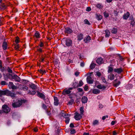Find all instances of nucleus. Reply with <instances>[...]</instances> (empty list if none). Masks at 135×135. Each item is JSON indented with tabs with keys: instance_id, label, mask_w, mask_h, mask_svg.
<instances>
[{
	"instance_id": "1",
	"label": "nucleus",
	"mask_w": 135,
	"mask_h": 135,
	"mask_svg": "<svg viewBox=\"0 0 135 135\" xmlns=\"http://www.w3.org/2000/svg\"><path fill=\"white\" fill-rule=\"evenodd\" d=\"M25 102L23 100L17 99L15 102L13 103L12 106L14 108H17L20 107L23 103Z\"/></svg>"
},
{
	"instance_id": "2",
	"label": "nucleus",
	"mask_w": 135,
	"mask_h": 135,
	"mask_svg": "<svg viewBox=\"0 0 135 135\" xmlns=\"http://www.w3.org/2000/svg\"><path fill=\"white\" fill-rule=\"evenodd\" d=\"M127 20L129 21L128 22L130 23L131 26L132 27L135 25V21L134 20L133 16L130 15L129 12H127Z\"/></svg>"
},
{
	"instance_id": "3",
	"label": "nucleus",
	"mask_w": 135,
	"mask_h": 135,
	"mask_svg": "<svg viewBox=\"0 0 135 135\" xmlns=\"http://www.w3.org/2000/svg\"><path fill=\"white\" fill-rule=\"evenodd\" d=\"M73 88H65L64 89L62 92V94L64 95L70 94L72 91L73 89Z\"/></svg>"
},
{
	"instance_id": "4",
	"label": "nucleus",
	"mask_w": 135,
	"mask_h": 135,
	"mask_svg": "<svg viewBox=\"0 0 135 135\" xmlns=\"http://www.w3.org/2000/svg\"><path fill=\"white\" fill-rule=\"evenodd\" d=\"M2 110L1 111V113L4 112L8 113L10 110V108L6 105H4L2 107Z\"/></svg>"
},
{
	"instance_id": "5",
	"label": "nucleus",
	"mask_w": 135,
	"mask_h": 135,
	"mask_svg": "<svg viewBox=\"0 0 135 135\" xmlns=\"http://www.w3.org/2000/svg\"><path fill=\"white\" fill-rule=\"evenodd\" d=\"M16 94L14 93H12L8 90H7V95L8 96H10L12 99H13L16 97Z\"/></svg>"
},
{
	"instance_id": "6",
	"label": "nucleus",
	"mask_w": 135,
	"mask_h": 135,
	"mask_svg": "<svg viewBox=\"0 0 135 135\" xmlns=\"http://www.w3.org/2000/svg\"><path fill=\"white\" fill-rule=\"evenodd\" d=\"M73 32V30L70 27H66L65 29L64 32L65 33L71 34Z\"/></svg>"
},
{
	"instance_id": "7",
	"label": "nucleus",
	"mask_w": 135,
	"mask_h": 135,
	"mask_svg": "<svg viewBox=\"0 0 135 135\" xmlns=\"http://www.w3.org/2000/svg\"><path fill=\"white\" fill-rule=\"evenodd\" d=\"M37 96L43 99H44L46 98L45 95L43 93L40 92L39 91H37Z\"/></svg>"
},
{
	"instance_id": "8",
	"label": "nucleus",
	"mask_w": 135,
	"mask_h": 135,
	"mask_svg": "<svg viewBox=\"0 0 135 135\" xmlns=\"http://www.w3.org/2000/svg\"><path fill=\"white\" fill-rule=\"evenodd\" d=\"M65 44L66 46H70L71 45L72 41L69 38H66V39Z\"/></svg>"
},
{
	"instance_id": "9",
	"label": "nucleus",
	"mask_w": 135,
	"mask_h": 135,
	"mask_svg": "<svg viewBox=\"0 0 135 135\" xmlns=\"http://www.w3.org/2000/svg\"><path fill=\"white\" fill-rule=\"evenodd\" d=\"M91 40V37L88 35L85 37L84 39V41L85 43H88Z\"/></svg>"
},
{
	"instance_id": "10",
	"label": "nucleus",
	"mask_w": 135,
	"mask_h": 135,
	"mask_svg": "<svg viewBox=\"0 0 135 135\" xmlns=\"http://www.w3.org/2000/svg\"><path fill=\"white\" fill-rule=\"evenodd\" d=\"M7 90H0V97H2V95H7Z\"/></svg>"
},
{
	"instance_id": "11",
	"label": "nucleus",
	"mask_w": 135,
	"mask_h": 135,
	"mask_svg": "<svg viewBox=\"0 0 135 135\" xmlns=\"http://www.w3.org/2000/svg\"><path fill=\"white\" fill-rule=\"evenodd\" d=\"M86 80L87 83L89 84H92L93 83L94 80L90 76H88L86 78Z\"/></svg>"
},
{
	"instance_id": "12",
	"label": "nucleus",
	"mask_w": 135,
	"mask_h": 135,
	"mask_svg": "<svg viewBox=\"0 0 135 135\" xmlns=\"http://www.w3.org/2000/svg\"><path fill=\"white\" fill-rule=\"evenodd\" d=\"M33 37L37 39H38L41 37V35L40 33L38 31H36L33 35Z\"/></svg>"
},
{
	"instance_id": "13",
	"label": "nucleus",
	"mask_w": 135,
	"mask_h": 135,
	"mask_svg": "<svg viewBox=\"0 0 135 135\" xmlns=\"http://www.w3.org/2000/svg\"><path fill=\"white\" fill-rule=\"evenodd\" d=\"M117 79H116L113 81V86L115 87H117L120 83V81H117Z\"/></svg>"
},
{
	"instance_id": "14",
	"label": "nucleus",
	"mask_w": 135,
	"mask_h": 135,
	"mask_svg": "<svg viewBox=\"0 0 135 135\" xmlns=\"http://www.w3.org/2000/svg\"><path fill=\"white\" fill-rule=\"evenodd\" d=\"M82 117L81 115L79 113H76V114L74 116V118L76 120H79Z\"/></svg>"
},
{
	"instance_id": "15",
	"label": "nucleus",
	"mask_w": 135,
	"mask_h": 135,
	"mask_svg": "<svg viewBox=\"0 0 135 135\" xmlns=\"http://www.w3.org/2000/svg\"><path fill=\"white\" fill-rule=\"evenodd\" d=\"M12 78L16 81L20 82V78L16 75H14L12 76Z\"/></svg>"
},
{
	"instance_id": "16",
	"label": "nucleus",
	"mask_w": 135,
	"mask_h": 135,
	"mask_svg": "<svg viewBox=\"0 0 135 135\" xmlns=\"http://www.w3.org/2000/svg\"><path fill=\"white\" fill-rule=\"evenodd\" d=\"M54 105L56 106L58 105L59 104V100L58 99V98L56 97H54Z\"/></svg>"
},
{
	"instance_id": "17",
	"label": "nucleus",
	"mask_w": 135,
	"mask_h": 135,
	"mask_svg": "<svg viewBox=\"0 0 135 135\" xmlns=\"http://www.w3.org/2000/svg\"><path fill=\"white\" fill-rule=\"evenodd\" d=\"M77 37L78 41H80L83 38V35L81 33L77 35Z\"/></svg>"
},
{
	"instance_id": "18",
	"label": "nucleus",
	"mask_w": 135,
	"mask_h": 135,
	"mask_svg": "<svg viewBox=\"0 0 135 135\" xmlns=\"http://www.w3.org/2000/svg\"><path fill=\"white\" fill-rule=\"evenodd\" d=\"M96 62L98 64H101L103 62V60L101 57L98 58L96 60Z\"/></svg>"
},
{
	"instance_id": "19",
	"label": "nucleus",
	"mask_w": 135,
	"mask_h": 135,
	"mask_svg": "<svg viewBox=\"0 0 135 135\" xmlns=\"http://www.w3.org/2000/svg\"><path fill=\"white\" fill-rule=\"evenodd\" d=\"M114 71L115 72L120 74L123 71V70L121 68L115 69H114Z\"/></svg>"
},
{
	"instance_id": "20",
	"label": "nucleus",
	"mask_w": 135,
	"mask_h": 135,
	"mask_svg": "<svg viewBox=\"0 0 135 135\" xmlns=\"http://www.w3.org/2000/svg\"><path fill=\"white\" fill-rule=\"evenodd\" d=\"M88 98L85 96L83 97L81 99V102L82 103H86L87 102Z\"/></svg>"
},
{
	"instance_id": "21",
	"label": "nucleus",
	"mask_w": 135,
	"mask_h": 135,
	"mask_svg": "<svg viewBox=\"0 0 135 135\" xmlns=\"http://www.w3.org/2000/svg\"><path fill=\"white\" fill-rule=\"evenodd\" d=\"M61 114H62V116L64 118H66V117H68L70 116V115L69 114H66L65 112L64 111H62L61 112Z\"/></svg>"
},
{
	"instance_id": "22",
	"label": "nucleus",
	"mask_w": 135,
	"mask_h": 135,
	"mask_svg": "<svg viewBox=\"0 0 135 135\" xmlns=\"http://www.w3.org/2000/svg\"><path fill=\"white\" fill-rule=\"evenodd\" d=\"M115 78L114 75L112 73H110L108 76V78L110 80H112L114 79Z\"/></svg>"
},
{
	"instance_id": "23",
	"label": "nucleus",
	"mask_w": 135,
	"mask_h": 135,
	"mask_svg": "<svg viewBox=\"0 0 135 135\" xmlns=\"http://www.w3.org/2000/svg\"><path fill=\"white\" fill-rule=\"evenodd\" d=\"M45 57L44 56V55H42L41 57H40L38 59V61L40 62H43Z\"/></svg>"
},
{
	"instance_id": "24",
	"label": "nucleus",
	"mask_w": 135,
	"mask_h": 135,
	"mask_svg": "<svg viewBox=\"0 0 135 135\" xmlns=\"http://www.w3.org/2000/svg\"><path fill=\"white\" fill-rule=\"evenodd\" d=\"M117 27H114L112 29L111 32L113 34H115L117 33Z\"/></svg>"
},
{
	"instance_id": "25",
	"label": "nucleus",
	"mask_w": 135,
	"mask_h": 135,
	"mask_svg": "<svg viewBox=\"0 0 135 135\" xmlns=\"http://www.w3.org/2000/svg\"><path fill=\"white\" fill-rule=\"evenodd\" d=\"M7 44L6 42H4L2 45V47L4 50H6L7 48Z\"/></svg>"
},
{
	"instance_id": "26",
	"label": "nucleus",
	"mask_w": 135,
	"mask_h": 135,
	"mask_svg": "<svg viewBox=\"0 0 135 135\" xmlns=\"http://www.w3.org/2000/svg\"><path fill=\"white\" fill-rule=\"evenodd\" d=\"M30 86L33 89H36L37 88V86L33 84H31Z\"/></svg>"
},
{
	"instance_id": "27",
	"label": "nucleus",
	"mask_w": 135,
	"mask_h": 135,
	"mask_svg": "<svg viewBox=\"0 0 135 135\" xmlns=\"http://www.w3.org/2000/svg\"><path fill=\"white\" fill-rule=\"evenodd\" d=\"M72 86H73V88H76L78 87V82H75L73 83Z\"/></svg>"
},
{
	"instance_id": "28",
	"label": "nucleus",
	"mask_w": 135,
	"mask_h": 135,
	"mask_svg": "<svg viewBox=\"0 0 135 135\" xmlns=\"http://www.w3.org/2000/svg\"><path fill=\"white\" fill-rule=\"evenodd\" d=\"M100 90L97 89H95L92 91L93 93L94 94H98L99 93Z\"/></svg>"
},
{
	"instance_id": "29",
	"label": "nucleus",
	"mask_w": 135,
	"mask_h": 135,
	"mask_svg": "<svg viewBox=\"0 0 135 135\" xmlns=\"http://www.w3.org/2000/svg\"><path fill=\"white\" fill-rule=\"evenodd\" d=\"M111 65H110V66L108 67V72L109 73L112 72L113 71V68L111 67Z\"/></svg>"
},
{
	"instance_id": "30",
	"label": "nucleus",
	"mask_w": 135,
	"mask_h": 135,
	"mask_svg": "<svg viewBox=\"0 0 135 135\" xmlns=\"http://www.w3.org/2000/svg\"><path fill=\"white\" fill-rule=\"evenodd\" d=\"M96 18L98 20H100L102 18V17L99 14H96Z\"/></svg>"
},
{
	"instance_id": "31",
	"label": "nucleus",
	"mask_w": 135,
	"mask_h": 135,
	"mask_svg": "<svg viewBox=\"0 0 135 135\" xmlns=\"http://www.w3.org/2000/svg\"><path fill=\"white\" fill-rule=\"evenodd\" d=\"M97 88H98L101 89H105L106 87L104 85H97Z\"/></svg>"
},
{
	"instance_id": "32",
	"label": "nucleus",
	"mask_w": 135,
	"mask_h": 135,
	"mask_svg": "<svg viewBox=\"0 0 135 135\" xmlns=\"http://www.w3.org/2000/svg\"><path fill=\"white\" fill-rule=\"evenodd\" d=\"M105 36L106 37H108L110 35V32L108 30H106L105 31Z\"/></svg>"
},
{
	"instance_id": "33",
	"label": "nucleus",
	"mask_w": 135,
	"mask_h": 135,
	"mask_svg": "<svg viewBox=\"0 0 135 135\" xmlns=\"http://www.w3.org/2000/svg\"><path fill=\"white\" fill-rule=\"evenodd\" d=\"M28 94L30 95H34L36 93V92L35 91L33 90L32 91H31L30 90L28 91Z\"/></svg>"
},
{
	"instance_id": "34",
	"label": "nucleus",
	"mask_w": 135,
	"mask_h": 135,
	"mask_svg": "<svg viewBox=\"0 0 135 135\" xmlns=\"http://www.w3.org/2000/svg\"><path fill=\"white\" fill-rule=\"evenodd\" d=\"M70 116H68V117H66V118H65V122L66 124H68L69 123V122L70 121V118L69 117Z\"/></svg>"
},
{
	"instance_id": "35",
	"label": "nucleus",
	"mask_w": 135,
	"mask_h": 135,
	"mask_svg": "<svg viewBox=\"0 0 135 135\" xmlns=\"http://www.w3.org/2000/svg\"><path fill=\"white\" fill-rule=\"evenodd\" d=\"M95 66V64L92 63L90 65V68L91 69H94Z\"/></svg>"
},
{
	"instance_id": "36",
	"label": "nucleus",
	"mask_w": 135,
	"mask_h": 135,
	"mask_svg": "<svg viewBox=\"0 0 135 135\" xmlns=\"http://www.w3.org/2000/svg\"><path fill=\"white\" fill-rule=\"evenodd\" d=\"M45 102V103L47 104H49L50 103L49 100L48 98H45L44 99H43Z\"/></svg>"
},
{
	"instance_id": "37",
	"label": "nucleus",
	"mask_w": 135,
	"mask_h": 135,
	"mask_svg": "<svg viewBox=\"0 0 135 135\" xmlns=\"http://www.w3.org/2000/svg\"><path fill=\"white\" fill-rule=\"evenodd\" d=\"M84 108L83 107H81L80 108V112L81 114H83L84 112Z\"/></svg>"
},
{
	"instance_id": "38",
	"label": "nucleus",
	"mask_w": 135,
	"mask_h": 135,
	"mask_svg": "<svg viewBox=\"0 0 135 135\" xmlns=\"http://www.w3.org/2000/svg\"><path fill=\"white\" fill-rule=\"evenodd\" d=\"M96 7L99 8H101L103 7V6L102 4L99 3L97 4L96 6Z\"/></svg>"
},
{
	"instance_id": "39",
	"label": "nucleus",
	"mask_w": 135,
	"mask_h": 135,
	"mask_svg": "<svg viewBox=\"0 0 135 135\" xmlns=\"http://www.w3.org/2000/svg\"><path fill=\"white\" fill-rule=\"evenodd\" d=\"M74 102V100L73 99H71L68 102V104L69 105H71L73 104Z\"/></svg>"
},
{
	"instance_id": "40",
	"label": "nucleus",
	"mask_w": 135,
	"mask_h": 135,
	"mask_svg": "<svg viewBox=\"0 0 135 135\" xmlns=\"http://www.w3.org/2000/svg\"><path fill=\"white\" fill-rule=\"evenodd\" d=\"M70 133L71 134H74L75 132L76 131L75 129L73 128H71L70 129Z\"/></svg>"
},
{
	"instance_id": "41",
	"label": "nucleus",
	"mask_w": 135,
	"mask_h": 135,
	"mask_svg": "<svg viewBox=\"0 0 135 135\" xmlns=\"http://www.w3.org/2000/svg\"><path fill=\"white\" fill-rule=\"evenodd\" d=\"M42 107L43 109H45L46 111L47 110V107L45 104H42Z\"/></svg>"
},
{
	"instance_id": "42",
	"label": "nucleus",
	"mask_w": 135,
	"mask_h": 135,
	"mask_svg": "<svg viewBox=\"0 0 135 135\" xmlns=\"http://www.w3.org/2000/svg\"><path fill=\"white\" fill-rule=\"evenodd\" d=\"M37 50L39 52H42L43 51L42 49L40 48L39 47V46H37Z\"/></svg>"
},
{
	"instance_id": "43",
	"label": "nucleus",
	"mask_w": 135,
	"mask_h": 135,
	"mask_svg": "<svg viewBox=\"0 0 135 135\" xmlns=\"http://www.w3.org/2000/svg\"><path fill=\"white\" fill-rule=\"evenodd\" d=\"M83 84V81L80 80L79 81V84H78V87H80L82 86Z\"/></svg>"
},
{
	"instance_id": "44",
	"label": "nucleus",
	"mask_w": 135,
	"mask_h": 135,
	"mask_svg": "<svg viewBox=\"0 0 135 135\" xmlns=\"http://www.w3.org/2000/svg\"><path fill=\"white\" fill-rule=\"evenodd\" d=\"M103 14L105 17H107L109 16V15L108 13L107 12H105L103 13Z\"/></svg>"
},
{
	"instance_id": "45",
	"label": "nucleus",
	"mask_w": 135,
	"mask_h": 135,
	"mask_svg": "<svg viewBox=\"0 0 135 135\" xmlns=\"http://www.w3.org/2000/svg\"><path fill=\"white\" fill-rule=\"evenodd\" d=\"M44 46V44L43 42L41 41L40 42V44L38 46H40V47H42Z\"/></svg>"
},
{
	"instance_id": "46",
	"label": "nucleus",
	"mask_w": 135,
	"mask_h": 135,
	"mask_svg": "<svg viewBox=\"0 0 135 135\" xmlns=\"http://www.w3.org/2000/svg\"><path fill=\"white\" fill-rule=\"evenodd\" d=\"M22 89L24 90H26L28 89V88L26 86H25L24 85H23Z\"/></svg>"
},
{
	"instance_id": "47",
	"label": "nucleus",
	"mask_w": 135,
	"mask_h": 135,
	"mask_svg": "<svg viewBox=\"0 0 135 135\" xmlns=\"http://www.w3.org/2000/svg\"><path fill=\"white\" fill-rule=\"evenodd\" d=\"M101 79L103 82H104V83H107L104 77H102L101 78Z\"/></svg>"
},
{
	"instance_id": "48",
	"label": "nucleus",
	"mask_w": 135,
	"mask_h": 135,
	"mask_svg": "<svg viewBox=\"0 0 135 135\" xmlns=\"http://www.w3.org/2000/svg\"><path fill=\"white\" fill-rule=\"evenodd\" d=\"M1 84L2 85H6V81H2L1 82Z\"/></svg>"
},
{
	"instance_id": "49",
	"label": "nucleus",
	"mask_w": 135,
	"mask_h": 135,
	"mask_svg": "<svg viewBox=\"0 0 135 135\" xmlns=\"http://www.w3.org/2000/svg\"><path fill=\"white\" fill-rule=\"evenodd\" d=\"M84 22H85V24H88L89 25H90V23L89 22L87 19H85L84 20Z\"/></svg>"
},
{
	"instance_id": "50",
	"label": "nucleus",
	"mask_w": 135,
	"mask_h": 135,
	"mask_svg": "<svg viewBox=\"0 0 135 135\" xmlns=\"http://www.w3.org/2000/svg\"><path fill=\"white\" fill-rule=\"evenodd\" d=\"M7 70L8 72L10 73H12V70L9 67H8L7 69Z\"/></svg>"
},
{
	"instance_id": "51",
	"label": "nucleus",
	"mask_w": 135,
	"mask_h": 135,
	"mask_svg": "<svg viewBox=\"0 0 135 135\" xmlns=\"http://www.w3.org/2000/svg\"><path fill=\"white\" fill-rule=\"evenodd\" d=\"M18 88V87H17L15 86L14 85L11 87V88L12 89H17Z\"/></svg>"
},
{
	"instance_id": "52",
	"label": "nucleus",
	"mask_w": 135,
	"mask_h": 135,
	"mask_svg": "<svg viewBox=\"0 0 135 135\" xmlns=\"http://www.w3.org/2000/svg\"><path fill=\"white\" fill-rule=\"evenodd\" d=\"M98 121L97 120H95L93 122V125H95L97 124L98 123Z\"/></svg>"
},
{
	"instance_id": "53",
	"label": "nucleus",
	"mask_w": 135,
	"mask_h": 135,
	"mask_svg": "<svg viewBox=\"0 0 135 135\" xmlns=\"http://www.w3.org/2000/svg\"><path fill=\"white\" fill-rule=\"evenodd\" d=\"M96 75L98 77H100L101 75V74L100 72H96Z\"/></svg>"
},
{
	"instance_id": "54",
	"label": "nucleus",
	"mask_w": 135,
	"mask_h": 135,
	"mask_svg": "<svg viewBox=\"0 0 135 135\" xmlns=\"http://www.w3.org/2000/svg\"><path fill=\"white\" fill-rule=\"evenodd\" d=\"M19 38V37H16V40L15 41V42H16V44H17L19 42L18 39Z\"/></svg>"
},
{
	"instance_id": "55",
	"label": "nucleus",
	"mask_w": 135,
	"mask_h": 135,
	"mask_svg": "<svg viewBox=\"0 0 135 135\" xmlns=\"http://www.w3.org/2000/svg\"><path fill=\"white\" fill-rule=\"evenodd\" d=\"M77 90L79 92H81L83 91V89L81 88H78L77 89Z\"/></svg>"
},
{
	"instance_id": "56",
	"label": "nucleus",
	"mask_w": 135,
	"mask_h": 135,
	"mask_svg": "<svg viewBox=\"0 0 135 135\" xmlns=\"http://www.w3.org/2000/svg\"><path fill=\"white\" fill-rule=\"evenodd\" d=\"M108 115H106L105 116H103L102 117V119L103 120H104L106 118H108Z\"/></svg>"
},
{
	"instance_id": "57",
	"label": "nucleus",
	"mask_w": 135,
	"mask_h": 135,
	"mask_svg": "<svg viewBox=\"0 0 135 135\" xmlns=\"http://www.w3.org/2000/svg\"><path fill=\"white\" fill-rule=\"evenodd\" d=\"M84 63L83 62H81L80 64V66L82 67H83L84 66Z\"/></svg>"
},
{
	"instance_id": "58",
	"label": "nucleus",
	"mask_w": 135,
	"mask_h": 135,
	"mask_svg": "<svg viewBox=\"0 0 135 135\" xmlns=\"http://www.w3.org/2000/svg\"><path fill=\"white\" fill-rule=\"evenodd\" d=\"M9 85L11 87V88L14 85L13 83L12 82H9Z\"/></svg>"
},
{
	"instance_id": "59",
	"label": "nucleus",
	"mask_w": 135,
	"mask_h": 135,
	"mask_svg": "<svg viewBox=\"0 0 135 135\" xmlns=\"http://www.w3.org/2000/svg\"><path fill=\"white\" fill-rule=\"evenodd\" d=\"M19 47V45L18 44H17L15 46V48L16 49H18Z\"/></svg>"
},
{
	"instance_id": "60",
	"label": "nucleus",
	"mask_w": 135,
	"mask_h": 135,
	"mask_svg": "<svg viewBox=\"0 0 135 135\" xmlns=\"http://www.w3.org/2000/svg\"><path fill=\"white\" fill-rule=\"evenodd\" d=\"M0 69H1V71L2 72H3L5 70V68L4 67H2Z\"/></svg>"
},
{
	"instance_id": "61",
	"label": "nucleus",
	"mask_w": 135,
	"mask_h": 135,
	"mask_svg": "<svg viewBox=\"0 0 135 135\" xmlns=\"http://www.w3.org/2000/svg\"><path fill=\"white\" fill-rule=\"evenodd\" d=\"M115 121H112L111 122V124L112 125H113L115 124Z\"/></svg>"
},
{
	"instance_id": "62",
	"label": "nucleus",
	"mask_w": 135,
	"mask_h": 135,
	"mask_svg": "<svg viewBox=\"0 0 135 135\" xmlns=\"http://www.w3.org/2000/svg\"><path fill=\"white\" fill-rule=\"evenodd\" d=\"M70 126L71 128H73L74 127L73 124V123H71L70 124Z\"/></svg>"
},
{
	"instance_id": "63",
	"label": "nucleus",
	"mask_w": 135,
	"mask_h": 135,
	"mask_svg": "<svg viewBox=\"0 0 135 135\" xmlns=\"http://www.w3.org/2000/svg\"><path fill=\"white\" fill-rule=\"evenodd\" d=\"M91 10V8L90 7H88L87 8L86 11H90Z\"/></svg>"
},
{
	"instance_id": "64",
	"label": "nucleus",
	"mask_w": 135,
	"mask_h": 135,
	"mask_svg": "<svg viewBox=\"0 0 135 135\" xmlns=\"http://www.w3.org/2000/svg\"><path fill=\"white\" fill-rule=\"evenodd\" d=\"M123 18L125 20L127 19V16H126V14H125L123 16Z\"/></svg>"
}]
</instances>
